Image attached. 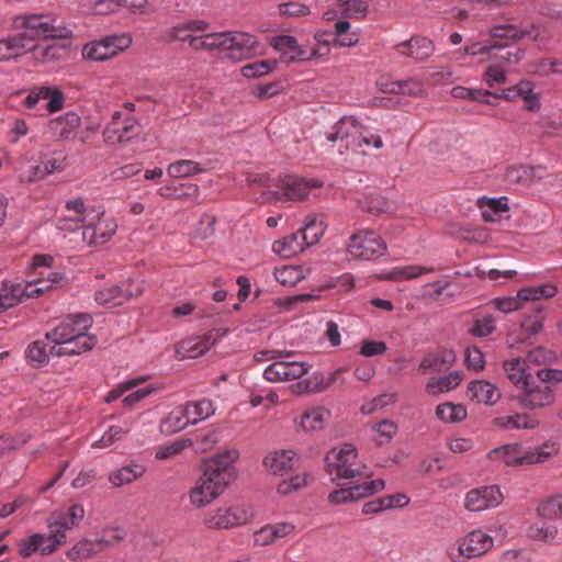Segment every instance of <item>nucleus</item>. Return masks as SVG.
<instances>
[{"label": "nucleus", "mask_w": 562, "mask_h": 562, "mask_svg": "<svg viewBox=\"0 0 562 562\" xmlns=\"http://www.w3.org/2000/svg\"><path fill=\"white\" fill-rule=\"evenodd\" d=\"M238 458L239 452L231 449L204 461L201 476L188 492L193 508H205L225 493L237 477L235 462Z\"/></svg>", "instance_id": "1"}, {"label": "nucleus", "mask_w": 562, "mask_h": 562, "mask_svg": "<svg viewBox=\"0 0 562 562\" xmlns=\"http://www.w3.org/2000/svg\"><path fill=\"white\" fill-rule=\"evenodd\" d=\"M85 508L81 504H72L66 509H56L47 518L49 535L35 532L27 539L18 542L19 554L29 558L34 553L49 555L58 547L67 542V530L77 528L85 518Z\"/></svg>", "instance_id": "2"}, {"label": "nucleus", "mask_w": 562, "mask_h": 562, "mask_svg": "<svg viewBox=\"0 0 562 562\" xmlns=\"http://www.w3.org/2000/svg\"><path fill=\"white\" fill-rule=\"evenodd\" d=\"M92 318L88 314H77L64 319L56 328L47 333L53 342L50 352L56 357L75 356L91 350L97 338L88 335Z\"/></svg>", "instance_id": "3"}, {"label": "nucleus", "mask_w": 562, "mask_h": 562, "mask_svg": "<svg viewBox=\"0 0 562 562\" xmlns=\"http://www.w3.org/2000/svg\"><path fill=\"white\" fill-rule=\"evenodd\" d=\"M258 44L257 37L249 33L210 32L209 30L198 40L195 52L222 49L231 52V57L238 55L239 58H250L257 53Z\"/></svg>", "instance_id": "4"}, {"label": "nucleus", "mask_w": 562, "mask_h": 562, "mask_svg": "<svg viewBox=\"0 0 562 562\" xmlns=\"http://www.w3.org/2000/svg\"><path fill=\"white\" fill-rule=\"evenodd\" d=\"M13 26L24 30L35 43V38L68 40L74 35L72 30L58 21L54 13H24L13 18Z\"/></svg>", "instance_id": "5"}, {"label": "nucleus", "mask_w": 562, "mask_h": 562, "mask_svg": "<svg viewBox=\"0 0 562 562\" xmlns=\"http://www.w3.org/2000/svg\"><path fill=\"white\" fill-rule=\"evenodd\" d=\"M557 453L558 447L554 442H546L531 449H524L518 443H507L492 449L487 459L497 465L520 467L546 462Z\"/></svg>", "instance_id": "6"}, {"label": "nucleus", "mask_w": 562, "mask_h": 562, "mask_svg": "<svg viewBox=\"0 0 562 562\" xmlns=\"http://www.w3.org/2000/svg\"><path fill=\"white\" fill-rule=\"evenodd\" d=\"M326 469L333 480L370 479L373 472L358 459L353 445L344 443L325 456Z\"/></svg>", "instance_id": "7"}, {"label": "nucleus", "mask_w": 562, "mask_h": 562, "mask_svg": "<svg viewBox=\"0 0 562 562\" xmlns=\"http://www.w3.org/2000/svg\"><path fill=\"white\" fill-rule=\"evenodd\" d=\"M536 375L540 383L537 384L531 380L517 395L519 404L528 409L551 406L555 401V395L548 383L562 381V372L553 369L538 370Z\"/></svg>", "instance_id": "8"}, {"label": "nucleus", "mask_w": 562, "mask_h": 562, "mask_svg": "<svg viewBox=\"0 0 562 562\" xmlns=\"http://www.w3.org/2000/svg\"><path fill=\"white\" fill-rule=\"evenodd\" d=\"M251 519L252 514L245 505H222L204 515L203 525L210 530H228L247 525Z\"/></svg>", "instance_id": "9"}, {"label": "nucleus", "mask_w": 562, "mask_h": 562, "mask_svg": "<svg viewBox=\"0 0 562 562\" xmlns=\"http://www.w3.org/2000/svg\"><path fill=\"white\" fill-rule=\"evenodd\" d=\"M142 133V126L138 120L123 110L114 111L111 120L103 130V139L106 144L128 143Z\"/></svg>", "instance_id": "10"}, {"label": "nucleus", "mask_w": 562, "mask_h": 562, "mask_svg": "<svg viewBox=\"0 0 562 562\" xmlns=\"http://www.w3.org/2000/svg\"><path fill=\"white\" fill-rule=\"evenodd\" d=\"M116 232L115 217L106 214L104 210H97L88 213L82 238L90 246H102L110 241Z\"/></svg>", "instance_id": "11"}, {"label": "nucleus", "mask_w": 562, "mask_h": 562, "mask_svg": "<svg viewBox=\"0 0 562 562\" xmlns=\"http://www.w3.org/2000/svg\"><path fill=\"white\" fill-rule=\"evenodd\" d=\"M386 251L385 240L375 232L360 229L347 243V252L357 259L375 260Z\"/></svg>", "instance_id": "12"}, {"label": "nucleus", "mask_w": 562, "mask_h": 562, "mask_svg": "<svg viewBox=\"0 0 562 562\" xmlns=\"http://www.w3.org/2000/svg\"><path fill=\"white\" fill-rule=\"evenodd\" d=\"M494 546V539L486 532L477 529L470 531L463 538L458 540L457 547L448 549L449 559L452 562H465L485 554Z\"/></svg>", "instance_id": "13"}, {"label": "nucleus", "mask_w": 562, "mask_h": 562, "mask_svg": "<svg viewBox=\"0 0 562 562\" xmlns=\"http://www.w3.org/2000/svg\"><path fill=\"white\" fill-rule=\"evenodd\" d=\"M132 42L130 33L108 35L86 44L82 48V57L92 61H104L127 49Z\"/></svg>", "instance_id": "14"}, {"label": "nucleus", "mask_w": 562, "mask_h": 562, "mask_svg": "<svg viewBox=\"0 0 562 562\" xmlns=\"http://www.w3.org/2000/svg\"><path fill=\"white\" fill-rule=\"evenodd\" d=\"M385 488L382 479L351 485L345 488L335 490L329 493L328 502L333 505L353 503L373 496Z\"/></svg>", "instance_id": "15"}, {"label": "nucleus", "mask_w": 562, "mask_h": 562, "mask_svg": "<svg viewBox=\"0 0 562 562\" xmlns=\"http://www.w3.org/2000/svg\"><path fill=\"white\" fill-rule=\"evenodd\" d=\"M504 497L496 485H487L469 491L464 507L472 513H480L499 506Z\"/></svg>", "instance_id": "16"}, {"label": "nucleus", "mask_w": 562, "mask_h": 562, "mask_svg": "<svg viewBox=\"0 0 562 562\" xmlns=\"http://www.w3.org/2000/svg\"><path fill=\"white\" fill-rule=\"evenodd\" d=\"M364 126L355 116L341 117L333 127V132L326 135L329 142H346V148H359L360 138L363 134Z\"/></svg>", "instance_id": "17"}, {"label": "nucleus", "mask_w": 562, "mask_h": 562, "mask_svg": "<svg viewBox=\"0 0 562 562\" xmlns=\"http://www.w3.org/2000/svg\"><path fill=\"white\" fill-rule=\"evenodd\" d=\"M310 370L304 361H274L263 371V378L272 383L286 382L301 379Z\"/></svg>", "instance_id": "18"}, {"label": "nucleus", "mask_w": 562, "mask_h": 562, "mask_svg": "<svg viewBox=\"0 0 562 562\" xmlns=\"http://www.w3.org/2000/svg\"><path fill=\"white\" fill-rule=\"evenodd\" d=\"M70 50L71 46L67 43L38 44L32 42L29 53L34 65L46 66L67 60Z\"/></svg>", "instance_id": "19"}, {"label": "nucleus", "mask_w": 562, "mask_h": 562, "mask_svg": "<svg viewBox=\"0 0 562 562\" xmlns=\"http://www.w3.org/2000/svg\"><path fill=\"white\" fill-rule=\"evenodd\" d=\"M280 189L289 201H302L308 198L311 189L323 187L317 179H305L297 176H285L280 180Z\"/></svg>", "instance_id": "20"}, {"label": "nucleus", "mask_w": 562, "mask_h": 562, "mask_svg": "<svg viewBox=\"0 0 562 562\" xmlns=\"http://www.w3.org/2000/svg\"><path fill=\"white\" fill-rule=\"evenodd\" d=\"M211 25L207 21L202 19H191L179 22L165 31V38L168 42L178 41L187 43L189 48L195 50L199 38L192 37L188 32L190 31H209Z\"/></svg>", "instance_id": "21"}, {"label": "nucleus", "mask_w": 562, "mask_h": 562, "mask_svg": "<svg viewBox=\"0 0 562 562\" xmlns=\"http://www.w3.org/2000/svg\"><path fill=\"white\" fill-rule=\"evenodd\" d=\"M299 454L290 449H281L269 452L262 460V465L273 475H284L297 467Z\"/></svg>", "instance_id": "22"}, {"label": "nucleus", "mask_w": 562, "mask_h": 562, "mask_svg": "<svg viewBox=\"0 0 562 562\" xmlns=\"http://www.w3.org/2000/svg\"><path fill=\"white\" fill-rule=\"evenodd\" d=\"M544 175L546 169L541 166L517 165L506 169L504 179L509 184L529 188L540 181Z\"/></svg>", "instance_id": "23"}, {"label": "nucleus", "mask_w": 562, "mask_h": 562, "mask_svg": "<svg viewBox=\"0 0 562 562\" xmlns=\"http://www.w3.org/2000/svg\"><path fill=\"white\" fill-rule=\"evenodd\" d=\"M224 334L225 331L220 333V330H211L201 337L186 339L180 342L177 353L181 355L182 358L190 359L203 356Z\"/></svg>", "instance_id": "24"}, {"label": "nucleus", "mask_w": 562, "mask_h": 562, "mask_svg": "<svg viewBox=\"0 0 562 562\" xmlns=\"http://www.w3.org/2000/svg\"><path fill=\"white\" fill-rule=\"evenodd\" d=\"M32 47V40L26 33H18L14 35L0 38V61L16 59L25 54Z\"/></svg>", "instance_id": "25"}, {"label": "nucleus", "mask_w": 562, "mask_h": 562, "mask_svg": "<svg viewBox=\"0 0 562 562\" xmlns=\"http://www.w3.org/2000/svg\"><path fill=\"white\" fill-rule=\"evenodd\" d=\"M269 44L278 52H281L291 61L307 60L315 55L316 49H311L307 54L302 46L299 45L295 37L291 35H276L269 40Z\"/></svg>", "instance_id": "26"}, {"label": "nucleus", "mask_w": 562, "mask_h": 562, "mask_svg": "<svg viewBox=\"0 0 562 562\" xmlns=\"http://www.w3.org/2000/svg\"><path fill=\"white\" fill-rule=\"evenodd\" d=\"M81 126V117L75 112H67L49 121L48 132L60 139H68L77 134Z\"/></svg>", "instance_id": "27"}, {"label": "nucleus", "mask_w": 562, "mask_h": 562, "mask_svg": "<svg viewBox=\"0 0 562 562\" xmlns=\"http://www.w3.org/2000/svg\"><path fill=\"white\" fill-rule=\"evenodd\" d=\"M395 48L401 55L412 57L418 61L427 59L435 50L432 42L422 36H414L407 42L397 44Z\"/></svg>", "instance_id": "28"}, {"label": "nucleus", "mask_w": 562, "mask_h": 562, "mask_svg": "<svg viewBox=\"0 0 562 562\" xmlns=\"http://www.w3.org/2000/svg\"><path fill=\"white\" fill-rule=\"evenodd\" d=\"M527 536L550 546L562 544V528L549 522H536L529 526Z\"/></svg>", "instance_id": "29"}, {"label": "nucleus", "mask_w": 562, "mask_h": 562, "mask_svg": "<svg viewBox=\"0 0 562 562\" xmlns=\"http://www.w3.org/2000/svg\"><path fill=\"white\" fill-rule=\"evenodd\" d=\"M65 279L64 274L58 272H50L47 279L36 280L33 282L15 283L19 286L21 294V303L24 299L38 297L44 292L52 289L54 285L60 283Z\"/></svg>", "instance_id": "30"}, {"label": "nucleus", "mask_w": 562, "mask_h": 562, "mask_svg": "<svg viewBox=\"0 0 562 562\" xmlns=\"http://www.w3.org/2000/svg\"><path fill=\"white\" fill-rule=\"evenodd\" d=\"M503 369L507 379L519 391L531 381V371L528 369L522 358L517 357L504 361Z\"/></svg>", "instance_id": "31"}, {"label": "nucleus", "mask_w": 562, "mask_h": 562, "mask_svg": "<svg viewBox=\"0 0 562 562\" xmlns=\"http://www.w3.org/2000/svg\"><path fill=\"white\" fill-rule=\"evenodd\" d=\"M467 395L472 401L486 405H494L501 398L498 389L485 380L472 381L468 386Z\"/></svg>", "instance_id": "32"}, {"label": "nucleus", "mask_w": 562, "mask_h": 562, "mask_svg": "<svg viewBox=\"0 0 562 562\" xmlns=\"http://www.w3.org/2000/svg\"><path fill=\"white\" fill-rule=\"evenodd\" d=\"M326 231V224L323 216L317 214H308L304 220L303 228L297 232L301 233V239L305 248H308L319 241Z\"/></svg>", "instance_id": "33"}, {"label": "nucleus", "mask_w": 562, "mask_h": 562, "mask_svg": "<svg viewBox=\"0 0 562 562\" xmlns=\"http://www.w3.org/2000/svg\"><path fill=\"white\" fill-rule=\"evenodd\" d=\"M182 406L190 426L198 425L199 423L213 416L215 413V406L209 398L189 401Z\"/></svg>", "instance_id": "34"}, {"label": "nucleus", "mask_w": 562, "mask_h": 562, "mask_svg": "<svg viewBox=\"0 0 562 562\" xmlns=\"http://www.w3.org/2000/svg\"><path fill=\"white\" fill-rule=\"evenodd\" d=\"M301 233L295 232L273 241L272 251L281 258H291L305 250Z\"/></svg>", "instance_id": "35"}, {"label": "nucleus", "mask_w": 562, "mask_h": 562, "mask_svg": "<svg viewBox=\"0 0 562 562\" xmlns=\"http://www.w3.org/2000/svg\"><path fill=\"white\" fill-rule=\"evenodd\" d=\"M333 380V378L326 379L322 372H314L306 379L292 384L291 391L297 395L323 392L331 385Z\"/></svg>", "instance_id": "36"}, {"label": "nucleus", "mask_w": 562, "mask_h": 562, "mask_svg": "<svg viewBox=\"0 0 562 562\" xmlns=\"http://www.w3.org/2000/svg\"><path fill=\"white\" fill-rule=\"evenodd\" d=\"M456 353L453 350L445 349L438 353L425 357L419 369L424 372H441L449 369L456 362Z\"/></svg>", "instance_id": "37"}, {"label": "nucleus", "mask_w": 562, "mask_h": 562, "mask_svg": "<svg viewBox=\"0 0 562 562\" xmlns=\"http://www.w3.org/2000/svg\"><path fill=\"white\" fill-rule=\"evenodd\" d=\"M190 424L188 422L187 415L184 413L183 406H177L171 412L164 417L159 424L160 432L166 436H171L177 434L187 427Z\"/></svg>", "instance_id": "38"}, {"label": "nucleus", "mask_w": 562, "mask_h": 562, "mask_svg": "<svg viewBox=\"0 0 562 562\" xmlns=\"http://www.w3.org/2000/svg\"><path fill=\"white\" fill-rule=\"evenodd\" d=\"M464 374L462 371H453L448 375L440 378H432L426 384V392L429 395H438L440 393L454 390L463 380Z\"/></svg>", "instance_id": "39"}, {"label": "nucleus", "mask_w": 562, "mask_h": 562, "mask_svg": "<svg viewBox=\"0 0 562 562\" xmlns=\"http://www.w3.org/2000/svg\"><path fill=\"white\" fill-rule=\"evenodd\" d=\"M145 472V467L137 463L123 465L110 473L109 482L115 487H121L142 477Z\"/></svg>", "instance_id": "40"}, {"label": "nucleus", "mask_w": 562, "mask_h": 562, "mask_svg": "<svg viewBox=\"0 0 562 562\" xmlns=\"http://www.w3.org/2000/svg\"><path fill=\"white\" fill-rule=\"evenodd\" d=\"M329 412L323 407H315L304 412L299 420V426L305 431H316L324 428Z\"/></svg>", "instance_id": "41"}, {"label": "nucleus", "mask_w": 562, "mask_h": 562, "mask_svg": "<svg viewBox=\"0 0 562 562\" xmlns=\"http://www.w3.org/2000/svg\"><path fill=\"white\" fill-rule=\"evenodd\" d=\"M53 342L47 339L36 340L31 344L27 348V359L34 367H41L48 362L50 356H55L50 352Z\"/></svg>", "instance_id": "42"}, {"label": "nucleus", "mask_w": 562, "mask_h": 562, "mask_svg": "<svg viewBox=\"0 0 562 562\" xmlns=\"http://www.w3.org/2000/svg\"><path fill=\"white\" fill-rule=\"evenodd\" d=\"M482 209V218L485 222L495 221V216L508 211V198H483L479 203Z\"/></svg>", "instance_id": "43"}, {"label": "nucleus", "mask_w": 562, "mask_h": 562, "mask_svg": "<svg viewBox=\"0 0 562 562\" xmlns=\"http://www.w3.org/2000/svg\"><path fill=\"white\" fill-rule=\"evenodd\" d=\"M204 167L194 160L182 159L171 162L167 167V172L171 178H189L204 171Z\"/></svg>", "instance_id": "44"}, {"label": "nucleus", "mask_w": 562, "mask_h": 562, "mask_svg": "<svg viewBox=\"0 0 562 562\" xmlns=\"http://www.w3.org/2000/svg\"><path fill=\"white\" fill-rule=\"evenodd\" d=\"M496 425L505 429H533L538 422L528 414H515L496 418Z\"/></svg>", "instance_id": "45"}, {"label": "nucleus", "mask_w": 562, "mask_h": 562, "mask_svg": "<svg viewBox=\"0 0 562 562\" xmlns=\"http://www.w3.org/2000/svg\"><path fill=\"white\" fill-rule=\"evenodd\" d=\"M306 270L301 266H283L276 268L273 276L282 285H295L305 278Z\"/></svg>", "instance_id": "46"}, {"label": "nucleus", "mask_w": 562, "mask_h": 562, "mask_svg": "<svg viewBox=\"0 0 562 562\" xmlns=\"http://www.w3.org/2000/svg\"><path fill=\"white\" fill-rule=\"evenodd\" d=\"M21 294L15 282L4 281L0 288V313H3L21 303Z\"/></svg>", "instance_id": "47"}, {"label": "nucleus", "mask_w": 562, "mask_h": 562, "mask_svg": "<svg viewBox=\"0 0 562 562\" xmlns=\"http://www.w3.org/2000/svg\"><path fill=\"white\" fill-rule=\"evenodd\" d=\"M21 294L15 282L4 281L0 288V313H3L21 303Z\"/></svg>", "instance_id": "48"}, {"label": "nucleus", "mask_w": 562, "mask_h": 562, "mask_svg": "<svg viewBox=\"0 0 562 562\" xmlns=\"http://www.w3.org/2000/svg\"><path fill=\"white\" fill-rule=\"evenodd\" d=\"M432 271V267H424L417 265L395 267L386 274V279L392 281L411 280Z\"/></svg>", "instance_id": "49"}, {"label": "nucleus", "mask_w": 562, "mask_h": 562, "mask_svg": "<svg viewBox=\"0 0 562 562\" xmlns=\"http://www.w3.org/2000/svg\"><path fill=\"white\" fill-rule=\"evenodd\" d=\"M339 12L346 18L362 19L369 9V0H336Z\"/></svg>", "instance_id": "50"}, {"label": "nucleus", "mask_w": 562, "mask_h": 562, "mask_svg": "<svg viewBox=\"0 0 562 562\" xmlns=\"http://www.w3.org/2000/svg\"><path fill=\"white\" fill-rule=\"evenodd\" d=\"M131 430V424L125 423V426H110L102 437L95 440L91 447L95 449H104L111 447L113 443L120 441Z\"/></svg>", "instance_id": "51"}, {"label": "nucleus", "mask_w": 562, "mask_h": 562, "mask_svg": "<svg viewBox=\"0 0 562 562\" xmlns=\"http://www.w3.org/2000/svg\"><path fill=\"white\" fill-rule=\"evenodd\" d=\"M436 415L445 423H457L467 417V409L461 404L447 402L437 406Z\"/></svg>", "instance_id": "52"}, {"label": "nucleus", "mask_w": 562, "mask_h": 562, "mask_svg": "<svg viewBox=\"0 0 562 562\" xmlns=\"http://www.w3.org/2000/svg\"><path fill=\"white\" fill-rule=\"evenodd\" d=\"M278 66L277 60L267 59L247 64L241 67V75L245 78H258L272 72Z\"/></svg>", "instance_id": "53"}, {"label": "nucleus", "mask_w": 562, "mask_h": 562, "mask_svg": "<svg viewBox=\"0 0 562 562\" xmlns=\"http://www.w3.org/2000/svg\"><path fill=\"white\" fill-rule=\"evenodd\" d=\"M98 553L92 540L82 539L72 546L66 553L70 561L91 559Z\"/></svg>", "instance_id": "54"}, {"label": "nucleus", "mask_w": 562, "mask_h": 562, "mask_svg": "<svg viewBox=\"0 0 562 562\" xmlns=\"http://www.w3.org/2000/svg\"><path fill=\"white\" fill-rule=\"evenodd\" d=\"M495 49L499 52L494 55L496 64L504 68L518 64L525 57V50L519 47L505 48L502 45H496Z\"/></svg>", "instance_id": "55"}, {"label": "nucleus", "mask_w": 562, "mask_h": 562, "mask_svg": "<svg viewBox=\"0 0 562 562\" xmlns=\"http://www.w3.org/2000/svg\"><path fill=\"white\" fill-rule=\"evenodd\" d=\"M123 290L119 285L103 288L95 292V301L102 305L116 306L123 303Z\"/></svg>", "instance_id": "56"}, {"label": "nucleus", "mask_w": 562, "mask_h": 562, "mask_svg": "<svg viewBox=\"0 0 562 562\" xmlns=\"http://www.w3.org/2000/svg\"><path fill=\"white\" fill-rule=\"evenodd\" d=\"M193 440L192 439H180L171 442L170 445L160 447L156 453L155 458L157 460H166L173 458L178 454H180L186 448L192 447Z\"/></svg>", "instance_id": "57"}, {"label": "nucleus", "mask_w": 562, "mask_h": 562, "mask_svg": "<svg viewBox=\"0 0 562 562\" xmlns=\"http://www.w3.org/2000/svg\"><path fill=\"white\" fill-rule=\"evenodd\" d=\"M482 81L490 88L505 83L507 81L505 68L498 64L487 66L482 75Z\"/></svg>", "instance_id": "58"}, {"label": "nucleus", "mask_w": 562, "mask_h": 562, "mask_svg": "<svg viewBox=\"0 0 562 562\" xmlns=\"http://www.w3.org/2000/svg\"><path fill=\"white\" fill-rule=\"evenodd\" d=\"M308 474H296L288 480H283L278 484L277 491L280 495H289L307 485Z\"/></svg>", "instance_id": "59"}, {"label": "nucleus", "mask_w": 562, "mask_h": 562, "mask_svg": "<svg viewBox=\"0 0 562 562\" xmlns=\"http://www.w3.org/2000/svg\"><path fill=\"white\" fill-rule=\"evenodd\" d=\"M531 81L530 80H520L518 83L503 89L499 93L494 95V99H503L506 101H514L517 98H521L524 93H528L530 91Z\"/></svg>", "instance_id": "60"}, {"label": "nucleus", "mask_w": 562, "mask_h": 562, "mask_svg": "<svg viewBox=\"0 0 562 562\" xmlns=\"http://www.w3.org/2000/svg\"><path fill=\"white\" fill-rule=\"evenodd\" d=\"M162 389L161 384L158 383H151L148 384L142 389L136 390L135 392H132L131 394L126 395L122 403L124 407H132L135 404L139 403L144 398H146L148 395L158 392Z\"/></svg>", "instance_id": "61"}, {"label": "nucleus", "mask_w": 562, "mask_h": 562, "mask_svg": "<svg viewBox=\"0 0 562 562\" xmlns=\"http://www.w3.org/2000/svg\"><path fill=\"white\" fill-rule=\"evenodd\" d=\"M373 429L378 432L379 438L376 441L379 445L389 443L397 432V426L394 422L384 419L373 426Z\"/></svg>", "instance_id": "62"}, {"label": "nucleus", "mask_w": 562, "mask_h": 562, "mask_svg": "<svg viewBox=\"0 0 562 562\" xmlns=\"http://www.w3.org/2000/svg\"><path fill=\"white\" fill-rule=\"evenodd\" d=\"M44 90L47 91V95L44 97V100L47 101L46 109L50 113L60 111L65 103V97L61 90L57 87L48 86H44Z\"/></svg>", "instance_id": "63"}, {"label": "nucleus", "mask_w": 562, "mask_h": 562, "mask_svg": "<svg viewBox=\"0 0 562 562\" xmlns=\"http://www.w3.org/2000/svg\"><path fill=\"white\" fill-rule=\"evenodd\" d=\"M495 330V319L492 315H485L474 321L471 333L476 337H486Z\"/></svg>", "instance_id": "64"}]
</instances>
